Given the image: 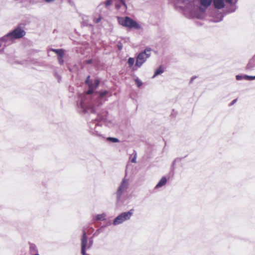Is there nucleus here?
Segmentation results:
<instances>
[{"mask_svg":"<svg viewBox=\"0 0 255 255\" xmlns=\"http://www.w3.org/2000/svg\"><path fill=\"white\" fill-rule=\"evenodd\" d=\"M105 122V119L98 115L97 118L92 120L88 124L89 132L95 136L105 138V136L102 128V125Z\"/></svg>","mask_w":255,"mask_h":255,"instance_id":"1","label":"nucleus"},{"mask_svg":"<svg viewBox=\"0 0 255 255\" xmlns=\"http://www.w3.org/2000/svg\"><path fill=\"white\" fill-rule=\"evenodd\" d=\"M118 21L121 25L128 28L135 29L142 28L139 23L128 16L119 17Z\"/></svg>","mask_w":255,"mask_h":255,"instance_id":"2","label":"nucleus"},{"mask_svg":"<svg viewBox=\"0 0 255 255\" xmlns=\"http://www.w3.org/2000/svg\"><path fill=\"white\" fill-rule=\"evenodd\" d=\"M129 186V179L126 177L123 178L116 192L117 203L121 202L123 193L128 189Z\"/></svg>","mask_w":255,"mask_h":255,"instance_id":"3","label":"nucleus"},{"mask_svg":"<svg viewBox=\"0 0 255 255\" xmlns=\"http://www.w3.org/2000/svg\"><path fill=\"white\" fill-rule=\"evenodd\" d=\"M133 212L134 210L131 209L128 212L122 213L114 219L113 225L116 226L129 220L133 215Z\"/></svg>","mask_w":255,"mask_h":255,"instance_id":"4","label":"nucleus"},{"mask_svg":"<svg viewBox=\"0 0 255 255\" xmlns=\"http://www.w3.org/2000/svg\"><path fill=\"white\" fill-rule=\"evenodd\" d=\"M77 108L80 113H95L97 108L93 105L86 106L82 99L77 102Z\"/></svg>","mask_w":255,"mask_h":255,"instance_id":"5","label":"nucleus"},{"mask_svg":"<svg viewBox=\"0 0 255 255\" xmlns=\"http://www.w3.org/2000/svg\"><path fill=\"white\" fill-rule=\"evenodd\" d=\"M150 51L151 49L150 48H146L143 52L139 53L136 57L135 66L140 67L146 59L150 57L151 55Z\"/></svg>","mask_w":255,"mask_h":255,"instance_id":"6","label":"nucleus"},{"mask_svg":"<svg viewBox=\"0 0 255 255\" xmlns=\"http://www.w3.org/2000/svg\"><path fill=\"white\" fill-rule=\"evenodd\" d=\"M9 33L14 40L22 38L26 33L25 31L20 27H17Z\"/></svg>","mask_w":255,"mask_h":255,"instance_id":"7","label":"nucleus"},{"mask_svg":"<svg viewBox=\"0 0 255 255\" xmlns=\"http://www.w3.org/2000/svg\"><path fill=\"white\" fill-rule=\"evenodd\" d=\"M90 78V76H88L86 81V83L89 87V90L86 93L88 95H90L93 93L94 91L99 86V81L98 80H95L94 83L93 84H92Z\"/></svg>","mask_w":255,"mask_h":255,"instance_id":"8","label":"nucleus"},{"mask_svg":"<svg viewBox=\"0 0 255 255\" xmlns=\"http://www.w3.org/2000/svg\"><path fill=\"white\" fill-rule=\"evenodd\" d=\"M115 7L117 10L125 12L127 9V5L124 0H118L116 2Z\"/></svg>","mask_w":255,"mask_h":255,"instance_id":"9","label":"nucleus"},{"mask_svg":"<svg viewBox=\"0 0 255 255\" xmlns=\"http://www.w3.org/2000/svg\"><path fill=\"white\" fill-rule=\"evenodd\" d=\"M13 41L14 40L9 32L0 39V41L4 43L5 45H10Z\"/></svg>","mask_w":255,"mask_h":255,"instance_id":"10","label":"nucleus"},{"mask_svg":"<svg viewBox=\"0 0 255 255\" xmlns=\"http://www.w3.org/2000/svg\"><path fill=\"white\" fill-rule=\"evenodd\" d=\"M88 237L85 231H83V236L81 239V251L86 250L88 245Z\"/></svg>","mask_w":255,"mask_h":255,"instance_id":"11","label":"nucleus"},{"mask_svg":"<svg viewBox=\"0 0 255 255\" xmlns=\"http://www.w3.org/2000/svg\"><path fill=\"white\" fill-rule=\"evenodd\" d=\"M214 6L218 9H221L225 6L224 0H213Z\"/></svg>","mask_w":255,"mask_h":255,"instance_id":"12","label":"nucleus"},{"mask_svg":"<svg viewBox=\"0 0 255 255\" xmlns=\"http://www.w3.org/2000/svg\"><path fill=\"white\" fill-rule=\"evenodd\" d=\"M166 178L165 177H162L160 181L158 182V183L155 186V188L161 187L166 184Z\"/></svg>","mask_w":255,"mask_h":255,"instance_id":"13","label":"nucleus"},{"mask_svg":"<svg viewBox=\"0 0 255 255\" xmlns=\"http://www.w3.org/2000/svg\"><path fill=\"white\" fill-rule=\"evenodd\" d=\"M51 50L57 54L58 57L63 58L64 55V51L63 49H52Z\"/></svg>","mask_w":255,"mask_h":255,"instance_id":"14","label":"nucleus"},{"mask_svg":"<svg viewBox=\"0 0 255 255\" xmlns=\"http://www.w3.org/2000/svg\"><path fill=\"white\" fill-rule=\"evenodd\" d=\"M29 251L30 254H36L38 252L36 246L33 244H30L29 245Z\"/></svg>","mask_w":255,"mask_h":255,"instance_id":"15","label":"nucleus"},{"mask_svg":"<svg viewBox=\"0 0 255 255\" xmlns=\"http://www.w3.org/2000/svg\"><path fill=\"white\" fill-rule=\"evenodd\" d=\"M200 3L202 5L208 7L212 3L213 0H200Z\"/></svg>","mask_w":255,"mask_h":255,"instance_id":"16","label":"nucleus"},{"mask_svg":"<svg viewBox=\"0 0 255 255\" xmlns=\"http://www.w3.org/2000/svg\"><path fill=\"white\" fill-rule=\"evenodd\" d=\"M255 67V58L251 59L247 66V68L249 69H252Z\"/></svg>","mask_w":255,"mask_h":255,"instance_id":"17","label":"nucleus"},{"mask_svg":"<svg viewBox=\"0 0 255 255\" xmlns=\"http://www.w3.org/2000/svg\"><path fill=\"white\" fill-rule=\"evenodd\" d=\"M163 72H164L163 69H162L161 66H160L159 68H158L156 70V71H155L154 74L152 76V78H154L157 75L162 74V73H163Z\"/></svg>","mask_w":255,"mask_h":255,"instance_id":"18","label":"nucleus"},{"mask_svg":"<svg viewBox=\"0 0 255 255\" xmlns=\"http://www.w3.org/2000/svg\"><path fill=\"white\" fill-rule=\"evenodd\" d=\"M106 215L105 213L99 214L96 216V220L97 221H103L106 219Z\"/></svg>","mask_w":255,"mask_h":255,"instance_id":"19","label":"nucleus"},{"mask_svg":"<svg viewBox=\"0 0 255 255\" xmlns=\"http://www.w3.org/2000/svg\"><path fill=\"white\" fill-rule=\"evenodd\" d=\"M106 139H107V141H110V142H112L113 143H116V142H118L119 141V139H118L117 138H116V137H107Z\"/></svg>","mask_w":255,"mask_h":255,"instance_id":"20","label":"nucleus"},{"mask_svg":"<svg viewBox=\"0 0 255 255\" xmlns=\"http://www.w3.org/2000/svg\"><path fill=\"white\" fill-rule=\"evenodd\" d=\"M134 63V59L133 58H129L128 61V63L129 67H131Z\"/></svg>","mask_w":255,"mask_h":255,"instance_id":"21","label":"nucleus"},{"mask_svg":"<svg viewBox=\"0 0 255 255\" xmlns=\"http://www.w3.org/2000/svg\"><path fill=\"white\" fill-rule=\"evenodd\" d=\"M245 79L248 80H253L255 79V76H248L247 75H245Z\"/></svg>","mask_w":255,"mask_h":255,"instance_id":"22","label":"nucleus"},{"mask_svg":"<svg viewBox=\"0 0 255 255\" xmlns=\"http://www.w3.org/2000/svg\"><path fill=\"white\" fill-rule=\"evenodd\" d=\"M135 83L137 85V86L138 87H140L142 84V82L140 80H139L138 78H136V79H135Z\"/></svg>","mask_w":255,"mask_h":255,"instance_id":"23","label":"nucleus"},{"mask_svg":"<svg viewBox=\"0 0 255 255\" xmlns=\"http://www.w3.org/2000/svg\"><path fill=\"white\" fill-rule=\"evenodd\" d=\"M236 79L237 80H241L243 79H245V75H238L236 76Z\"/></svg>","mask_w":255,"mask_h":255,"instance_id":"24","label":"nucleus"},{"mask_svg":"<svg viewBox=\"0 0 255 255\" xmlns=\"http://www.w3.org/2000/svg\"><path fill=\"white\" fill-rule=\"evenodd\" d=\"M112 4V0H107L105 2V5L107 7L111 5Z\"/></svg>","mask_w":255,"mask_h":255,"instance_id":"25","label":"nucleus"},{"mask_svg":"<svg viewBox=\"0 0 255 255\" xmlns=\"http://www.w3.org/2000/svg\"><path fill=\"white\" fill-rule=\"evenodd\" d=\"M88 245L87 246V249H90L93 245V240H90L88 242Z\"/></svg>","mask_w":255,"mask_h":255,"instance_id":"26","label":"nucleus"},{"mask_svg":"<svg viewBox=\"0 0 255 255\" xmlns=\"http://www.w3.org/2000/svg\"><path fill=\"white\" fill-rule=\"evenodd\" d=\"M101 17H100L98 18H96V19H94V22L96 23H99L100 21H101Z\"/></svg>","mask_w":255,"mask_h":255,"instance_id":"27","label":"nucleus"},{"mask_svg":"<svg viewBox=\"0 0 255 255\" xmlns=\"http://www.w3.org/2000/svg\"><path fill=\"white\" fill-rule=\"evenodd\" d=\"M107 94V92L106 91H104V92H101V93H100V96H101V97H103V96H104L105 95H106Z\"/></svg>","mask_w":255,"mask_h":255,"instance_id":"28","label":"nucleus"},{"mask_svg":"<svg viewBox=\"0 0 255 255\" xmlns=\"http://www.w3.org/2000/svg\"><path fill=\"white\" fill-rule=\"evenodd\" d=\"M136 155H135L132 158V159L131 160V161L133 163H135L136 162Z\"/></svg>","mask_w":255,"mask_h":255,"instance_id":"29","label":"nucleus"},{"mask_svg":"<svg viewBox=\"0 0 255 255\" xmlns=\"http://www.w3.org/2000/svg\"><path fill=\"white\" fill-rule=\"evenodd\" d=\"M55 0H45L46 3H50L53 2Z\"/></svg>","mask_w":255,"mask_h":255,"instance_id":"30","label":"nucleus"},{"mask_svg":"<svg viewBox=\"0 0 255 255\" xmlns=\"http://www.w3.org/2000/svg\"><path fill=\"white\" fill-rule=\"evenodd\" d=\"M58 61L60 64H62L63 63L64 61L62 58L61 59V58L58 57Z\"/></svg>","mask_w":255,"mask_h":255,"instance_id":"31","label":"nucleus"},{"mask_svg":"<svg viewBox=\"0 0 255 255\" xmlns=\"http://www.w3.org/2000/svg\"><path fill=\"white\" fill-rule=\"evenodd\" d=\"M81 254H82V255H89V254H86V250H84V251H83H83H81Z\"/></svg>","mask_w":255,"mask_h":255,"instance_id":"32","label":"nucleus"},{"mask_svg":"<svg viewBox=\"0 0 255 255\" xmlns=\"http://www.w3.org/2000/svg\"><path fill=\"white\" fill-rule=\"evenodd\" d=\"M237 102V99H235L234 100L232 103H231L230 105H232L233 104H234L236 102Z\"/></svg>","mask_w":255,"mask_h":255,"instance_id":"33","label":"nucleus"},{"mask_svg":"<svg viewBox=\"0 0 255 255\" xmlns=\"http://www.w3.org/2000/svg\"><path fill=\"white\" fill-rule=\"evenodd\" d=\"M224 0L229 3H231L232 1V0Z\"/></svg>","mask_w":255,"mask_h":255,"instance_id":"34","label":"nucleus"},{"mask_svg":"<svg viewBox=\"0 0 255 255\" xmlns=\"http://www.w3.org/2000/svg\"><path fill=\"white\" fill-rule=\"evenodd\" d=\"M195 77H192L191 79V80H190V82H192L194 80V79H195Z\"/></svg>","mask_w":255,"mask_h":255,"instance_id":"35","label":"nucleus"},{"mask_svg":"<svg viewBox=\"0 0 255 255\" xmlns=\"http://www.w3.org/2000/svg\"><path fill=\"white\" fill-rule=\"evenodd\" d=\"M91 62H92V60H88V61H87V63H89V64L91 63Z\"/></svg>","mask_w":255,"mask_h":255,"instance_id":"36","label":"nucleus"},{"mask_svg":"<svg viewBox=\"0 0 255 255\" xmlns=\"http://www.w3.org/2000/svg\"><path fill=\"white\" fill-rule=\"evenodd\" d=\"M33 255H39V254H37V253H36V254H33Z\"/></svg>","mask_w":255,"mask_h":255,"instance_id":"37","label":"nucleus"}]
</instances>
